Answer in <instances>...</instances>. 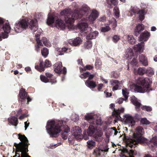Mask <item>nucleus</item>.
I'll use <instances>...</instances> for the list:
<instances>
[{"instance_id": "34", "label": "nucleus", "mask_w": 157, "mask_h": 157, "mask_svg": "<svg viewBox=\"0 0 157 157\" xmlns=\"http://www.w3.org/2000/svg\"><path fill=\"white\" fill-rule=\"evenodd\" d=\"M85 119L89 122H91V121H94V120L93 115L91 113L86 114L85 116Z\"/></svg>"}, {"instance_id": "20", "label": "nucleus", "mask_w": 157, "mask_h": 157, "mask_svg": "<svg viewBox=\"0 0 157 157\" xmlns=\"http://www.w3.org/2000/svg\"><path fill=\"white\" fill-rule=\"evenodd\" d=\"M62 63L60 62L56 63L54 65V71L57 73H59L62 71Z\"/></svg>"}, {"instance_id": "45", "label": "nucleus", "mask_w": 157, "mask_h": 157, "mask_svg": "<svg viewBox=\"0 0 157 157\" xmlns=\"http://www.w3.org/2000/svg\"><path fill=\"white\" fill-rule=\"evenodd\" d=\"M38 39H36V42L37 44V45L35 46L36 50L37 52H39L40 50V46H43L42 43L41 42L40 40H39Z\"/></svg>"}, {"instance_id": "38", "label": "nucleus", "mask_w": 157, "mask_h": 157, "mask_svg": "<svg viewBox=\"0 0 157 157\" xmlns=\"http://www.w3.org/2000/svg\"><path fill=\"white\" fill-rule=\"evenodd\" d=\"M43 42L44 45L47 47H50L51 44L48 40L46 37H43L42 38L41 41Z\"/></svg>"}, {"instance_id": "4", "label": "nucleus", "mask_w": 157, "mask_h": 157, "mask_svg": "<svg viewBox=\"0 0 157 157\" xmlns=\"http://www.w3.org/2000/svg\"><path fill=\"white\" fill-rule=\"evenodd\" d=\"M150 80L148 78H139L137 81V83L140 84L142 86H130L128 90L133 91L132 89H131L132 87H134L137 91V92L144 93L145 92H148L150 90H151V89L150 88L149 83Z\"/></svg>"}, {"instance_id": "27", "label": "nucleus", "mask_w": 157, "mask_h": 157, "mask_svg": "<svg viewBox=\"0 0 157 157\" xmlns=\"http://www.w3.org/2000/svg\"><path fill=\"white\" fill-rule=\"evenodd\" d=\"M91 31L89 34L86 36V39H95L97 36L98 35V32L97 31H94L92 32Z\"/></svg>"}, {"instance_id": "28", "label": "nucleus", "mask_w": 157, "mask_h": 157, "mask_svg": "<svg viewBox=\"0 0 157 157\" xmlns=\"http://www.w3.org/2000/svg\"><path fill=\"white\" fill-rule=\"evenodd\" d=\"M97 130L96 128L94 126L90 125L87 130L88 135L90 136H92Z\"/></svg>"}, {"instance_id": "6", "label": "nucleus", "mask_w": 157, "mask_h": 157, "mask_svg": "<svg viewBox=\"0 0 157 157\" xmlns=\"http://www.w3.org/2000/svg\"><path fill=\"white\" fill-rule=\"evenodd\" d=\"M28 26L27 21L24 19H22L16 23L14 29L16 33H19L25 29Z\"/></svg>"}, {"instance_id": "5", "label": "nucleus", "mask_w": 157, "mask_h": 157, "mask_svg": "<svg viewBox=\"0 0 157 157\" xmlns=\"http://www.w3.org/2000/svg\"><path fill=\"white\" fill-rule=\"evenodd\" d=\"M124 140L125 141L127 148L128 147L135 148L138 144H143L147 141V139L141 136H137L133 134V136H128L124 135Z\"/></svg>"}, {"instance_id": "10", "label": "nucleus", "mask_w": 157, "mask_h": 157, "mask_svg": "<svg viewBox=\"0 0 157 157\" xmlns=\"http://www.w3.org/2000/svg\"><path fill=\"white\" fill-rule=\"evenodd\" d=\"M99 16L98 12L95 9L92 10L89 16L86 18V20L90 23H93V22Z\"/></svg>"}, {"instance_id": "26", "label": "nucleus", "mask_w": 157, "mask_h": 157, "mask_svg": "<svg viewBox=\"0 0 157 157\" xmlns=\"http://www.w3.org/2000/svg\"><path fill=\"white\" fill-rule=\"evenodd\" d=\"M131 101L133 104L136 106V108L138 109L141 105V103L138 101L136 98L134 96H132L131 97Z\"/></svg>"}, {"instance_id": "53", "label": "nucleus", "mask_w": 157, "mask_h": 157, "mask_svg": "<svg viewBox=\"0 0 157 157\" xmlns=\"http://www.w3.org/2000/svg\"><path fill=\"white\" fill-rule=\"evenodd\" d=\"M40 78L41 81L44 82H49V80L45 76L42 75L40 76Z\"/></svg>"}, {"instance_id": "40", "label": "nucleus", "mask_w": 157, "mask_h": 157, "mask_svg": "<svg viewBox=\"0 0 157 157\" xmlns=\"http://www.w3.org/2000/svg\"><path fill=\"white\" fill-rule=\"evenodd\" d=\"M35 67L36 69L40 71H44V68L43 62L40 61V66L36 65Z\"/></svg>"}, {"instance_id": "43", "label": "nucleus", "mask_w": 157, "mask_h": 157, "mask_svg": "<svg viewBox=\"0 0 157 157\" xmlns=\"http://www.w3.org/2000/svg\"><path fill=\"white\" fill-rule=\"evenodd\" d=\"M42 55L46 58L48 54V51L46 48H44L41 51Z\"/></svg>"}, {"instance_id": "41", "label": "nucleus", "mask_w": 157, "mask_h": 157, "mask_svg": "<svg viewBox=\"0 0 157 157\" xmlns=\"http://www.w3.org/2000/svg\"><path fill=\"white\" fill-rule=\"evenodd\" d=\"M98 147L101 151L107 152L109 149L108 146L107 144H106L102 147L100 146V144L99 145V144H98Z\"/></svg>"}, {"instance_id": "15", "label": "nucleus", "mask_w": 157, "mask_h": 157, "mask_svg": "<svg viewBox=\"0 0 157 157\" xmlns=\"http://www.w3.org/2000/svg\"><path fill=\"white\" fill-rule=\"evenodd\" d=\"M124 117L125 119V122L126 123L129 124L132 126L134 125L135 121L133 117L129 114L125 115Z\"/></svg>"}, {"instance_id": "46", "label": "nucleus", "mask_w": 157, "mask_h": 157, "mask_svg": "<svg viewBox=\"0 0 157 157\" xmlns=\"http://www.w3.org/2000/svg\"><path fill=\"white\" fill-rule=\"evenodd\" d=\"M101 150L99 149V148L94 150L93 153V156L95 157H98L101 155Z\"/></svg>"}, {"instance_id": "55", "label": "nucleus", "mask_w": 157, "mask_h": 157, "mask_svg": "<svg viewBox=\"0 0 157 157\" xmlns=\"http://www.w3.org/2000/svg\"><path fill=\"white\" fill-rule=\"evenodd\" d=\"M51 65V63L48 60L46 59L44 62V68L46 67H49Z\"/></svg>"}, {"instance_id": "37", "label": "nucleus", "mask_w": 157, "mask_h": 157, "mask_svg": "<svg viewBox=\"0 0 157 157\" xmlns=\"http://www.w3.org/2000/svg\"><path fill=\"white\" fill-rule=\"evenodd\" d=\"M126 53V57L129 59H131L130 57L133 56L134 54L131 48H128L127 50Z\"/></svg>"}, {"instance_id": "32", "label": "nucleus", "mask_w": 157, "mask_h": 157, "mask_svg": "<svg viewBox=\"0 0 157 157\" xmlns=\"http://www.w3.org/2000/svg\"><path fill=\"white\" fill-rule=\"evenodd\" d=\"M124 111V108H121L120 109H114L113 114L115 115L117 117H120V114L123 113Z\"/></svg>"}, {"instance_id": "42", "label": "nucleus", "mask_w": 157, "mask_h": 157, "mask_svg": "<svg viewBox=\"0 0 157 157\" xmlns=\"http://www.w3.org/2000/svg\"><path fill=\"white\" fill-rule=\"evenodd\" d=\"M87 143L88 147L90 149H91L96 144L95 142L93 140H88L87 142Z\"/></svg>"}, {"instance_id": "8", "label": "nucleus", "mask_w": 157, "mask_h": 157, "mask_svg": "<svg viewBox=\"0 0 157 157\" xmlns=\"http://www.w3.org/2000/svg\"><path fill=\"white\" fill-rule=\"evenodd\" d=\"M78 28L81 33L85 34L88 33L92 30L91 28L88 26L87 23L82 20L78 23Z\"/></svg>"}, {"instance_id": "18", "label": "nucleus", "mask_w": 157, "mask_h": 157, "mask_svg": "<svg viewBox=\"0 0 157 157\" xmlns=\"http://www.w3.org/2000/svg\"><path fill=\"white\" fill-rule=\"evenodd\" d=\"M82 40L79 37H77L73 40H70L68 43L73 46H77L80 44L82 42Z\"/></svg>"}, {"instance_id": "19", "label": "nucleus", "mask_w": 157, "mask_h": 157, "mask_svg": "<svg viewBox=\"0 0 157 157\" xmlns=\"http://www.w3.org/2000/svg\"><path fill=\"white\" fill-rule=\"evenodd\" d=\"M150 36V34L147 31L142 33L139 37V41H146Z\"/></svg>"}, {"instance_id": "14", "label": "nucleus", "mask_w": 157, "mask_h": 157, "mask_svg": "<svg viewBox=\"0 0 157 157\" xmlns=\"http://www.w3.org/2000/svg\"><path fill=\"white\" fill-rule=\"evenodd\" d=\"M29 27L33 32H35L38 29L37 21L36 19L31 20L29 23Z\"/></svg>"}, {"instance_id": "25", "label": "nucleus", "mask_w": 157, "mask_h": 157, "mask_svg": "<svg viewBox=\"0 0 157 157\" xmlns=\"http://www.w3.org/2000/svg\"><path fill=\"white\" fill-rule=\"evenodd\" d=\"M8 121L12 125L16 126L18 123L17 119L15 117H11L8 119Z\"/></svg>"}, {"instance_id": "39", "label": "nucleus", "mask_w": 157, "mask_h": 157, "mask_svg": "<svg viewBox=\"0 0 157 157\" xmlns=\"http://www.w3.org/2000/svg\"><path fill=\"white\" fill-rule=\"evenodd\" d=\"M92 46V42L91 41H86L84 44V47L87 49H89L91 48Z\"/></svg>"}, {"instance_id": "12", "label": "nucleus", "mask_w": 157, "mask_h": 157, "mask_svg": "<svg viewBox=\"0 0 157 157\" xmlns=\"http://www.w3.org/2000/svg\"><path fill=\"white\" fill-rule=\"evenodd\" d=\"M19 95L20 96V99L19 101V102L22 103L23 100L27 99L28 102H29L31 101V99L29 97L27 96V93L25 92V90L23 88H21L20 91Z\"/></svg>"}, {"instance_id": "56", "label": "nucleus", "mask_w": 157, "mask_h": 157, "mask_svg": "<svg viewBox=\"0 0 157 157\" xmlns=\"http://www.w3.org/2000/svg\"><path fill=\"white\" fill-rule=\"evenodd\" d=\"M143 110H145L147 111H150L151 110V108L148 106H144L141 108Z\"/></svg>"}, {"instance_id": "61", "label": "nucleus", "mask_w": 157, "mask_h": 157, "mask_svg": "<svg viewBox=\"0 0 157 157\" xmlns=\"http://www.w3.org/2000/svg\"><path fill=\"white\" fill-rule=\"evenodd\" d=\"M137 60L135 58L133 59L131 63V64L133 66L136 65L137 64Z\"/></svg>"}, {"instance_id": "35", "label": "nucleus", "mask_w": 157, "mask_h": 157, "mask_svg": "<svg viewBox=\"0 0 157 157\" xmlns=\"http://www.w3.org/2000/svg\"><path fill=\"white\" fill-rule=\"evenodd\" d=\"M136 131L137 134L142 135L144 133V129L140 126H138L136 128Z\"/></svg>"}, {"instance_id": "29", "label": "nucleus", "mask_w": 157, "mask_h": 157, "mask_svg": "<svg viewBox=\"0 0 157 157\" xmlns=\"http://www.w3.org/2000/svg\"><path fill=\"white\" fill-rule=\"evenodd\" d=\"M124 38L126 39L131 44H134L136 42V40L132 35H124Z\"/></svg>"}, {"instance_id": "33", "label": "nucleus", "mask_w": 157, "mask_h": 157, "mask_svg": "<svg viewBox=\"0 0 157 157\" xmlns=\"http://www.w3.org/2000/svg\"><path fill=\"white\" fill-rule=\"evenodd\" d=\"M55 21L54 17L50 14H49L47 19V22L49 25H52Z\"/></svg>"}, {"instance_id": "47", "label": "nucleus", "mask_w": 157, "mask_h": 157, "mask_svg": "<svg viewBox=\"0 0 157 157\" xmlns=\"http://www.w3.org/2000/svg\"><path fill=\"white\" fill-rule=\"evenodd\" d=\"M113 11L116 17H118L120 13L118 7L117 6H115L113 8Z\"/></svg>"}, {"instance_id": "13", "label": "nucleus", "mask_w": 157, "mask_h": 157, "mask_svg": "<svg viewBox=\"0 0 157 157\" xmlns=\"http://www.w3.org/2000/svg\"><path fill=\"white\" fill-rule=\"evenodd\" d=\"M103 131L101 130L98 129L95 134L94 135V137L96 141L98 142H100L103 139Z\"/></svg>"}, {"instance_id": "24", "label": "nucleus", "mask_w": 157, "mask_h": 157, "mask_svg": "<svg viewBox=\"0 0 157 157\" xmlns=\"http://www.w3.org/2000/svg\"><path fill=\"white\" fill-rule=\"evenodd\" d=\"M110 83L112 86H114L112 88L113 91L117 90L118 89V84H120V83L118 80H111L110 81Z\"/></svg>"}, {"instance_id": "30", "label": "nucleus", "mask_w": 157, "mask_h": 157, "mask_svg": "<svg viewBox=\"0 0 157 157\" xmlns=\"http://www.w3.org/2000/svg\"><path fill=\"white\" fill-rule=\"evenodd\" d=\"M85 84L90 88H94L96 86V85L94 82L93 81H90L89 80H87L86 81Z\"/></svg>"}, {"instance_id": "58", "label": "nucleus", "mask_w": 157, "mask_h": 157, "mask_svg": "<svg viewBox=\"0 0 157 157\" xmlns=\"http://www.w3.org/2000/svg\"><path fill=\"white\" fill-rule=\"evenodd\" d=\"M124 99L122 98H119L115 102L116 103L121 104L123 103Z\"/></svg>"}, {"instance_id": "17", "label": "nucleus", "mask_w": 157, "mask_h": 157, "mask_svg": "<svg viewBox=\"0 0 157 157\" xmlns=\"http://www.w3.org/2000/svg\"><path fill=\"white\" fill-rule=\"evenodd\" d=\"M56 26L58 29L63 30L65 27V24L63 20L58 19L56 21Z\"/></svg>"}, {"instance_id": "60", "label": "nucleus", "mask_w": 157, "mask_h": 157, "mask_svg": "<svg viewBox=\"0 0 157 157\" xmlns=\"http://www.w3.org/2000/svg\"><path fill=\"white\" fill-rule=\"evenodd\" d=\"M108 132L110 133H113L114 135H116L118 133V132L117 130H113L112 129H109Z\"/></svg>"}, {"instance_id": "63", "label": "nucleus", "mask_w": 157, "mask_h": 157, "mask_svg": "<svg viewBox=\"0 0 157 157\" xmlns=\"http://www.w3.org/2000/svg\"><path fill=\"white\" fill-rule=\"evenodd\" d=\"M93 68V67L90 65H86L85 67V69L87 70H90L92 69Z\"/></svg>"}, {"instance_id": "9", "label": "nucleus", "mask_w": 157, "mask_h": 157, "mask_svg": "<svg viewBox=\"0 0 157 157\" xmlns=\"http://www.w3.org/2000/svg\"><path fill=\"white\" fill-rule=\"evenodd\" d=\"M81 132L82 131L79 127L76 126L73 128L72 134L75 137L76 139L77 140H79V139L82 138V137L85 140H87L88 138L87 137L86 134L84 132L83 136L81 134Z\"/></svg>"}, {"instance_id": "11", "label": "nucleus", "mask_w": 157, "mask_h": 157, "mask_svg": "<svg viewBox=\"0 0 157 157\" xmlns=\"http://www.w3.org/2000/svg\"><path fill=\"white\" fill-rule=\"evenodd\" d=\"M131 10L134 13H137L139 15V19L141 21L144 19V12L143 10H140L136 6L132 7Z\"/></svg>"}, {"instance_id": "48", "label": "nucleus", "mask_w": 157, "mask_h": 157, "mask_svg": "<svg viewBox=\"0 0 157 157\" xmlns=\"http://www.w3.org/2000/svg\"><path fill=\"white\" fill-rule=\"evenodd\" d=\"M140 122L143 124H148L150 123V122L147 120L146 118H141L140 120Z\"/></svg>"}, {"instance_id": "51", "label": "nucleus", "mask_w": 157, "mask_h": 157, "mask_svg": "<svg viewBox=\"0 0 157 157\" xmlns=\"http://www.w3.org/2000/svg\"><path fill=\"white\" fill-rule=\"evenodd\" d=\"M90 75V73L87 71L85 73H83L80 76V77L82 78H86L88 77Z\"/></svg>"}, {"instance_id": "64", "label": "nucleus", "mask_w": 157, "mask_h": 157, "mask_svg": "<svg viewBox=\"0 0 157 157\" xmlns=\"http://www.w3.org/2000/svg\"><path fill=\"white\" fill-rule=\"evenodd\" d=\"M154 145L157 147V137H155V140L154 141Z\"/></svg>"}, {"instance_id": "50", "label": "nucleus", "mask_w": 157, "mask_h": 157, "mask_svg": "<svg viewBox=\"0 0 157 157\" xmlns=\"http://www.w3.org/2000/svg\"><path fill=\"white\" fill-rule=\"evenodd\" d=\"M101 63L100 61L97 60L96 61L95 66L96 68L97 69H99L101 68Z\"/></svg>"}, {"instance_id": "7", "label": "nucleus", "mask_w": 157, "mask_h": 157, "mask_svg": "<svg viewBox=\"0 0 157 157\" xmlns=\"http://www.w3.org/2000/svg\"><path fill=\"white\" fill-rule=\"evenodd\" d=\"M11 29L9 24L6 23L0 29V41L2 40V38H6L8 37V34Z\"/></svg>"}, {"instance_id": "31", "label": "nucleus", "mask_w": 157, "mask_h": 157, "mask_svg": "<svg viewBox=\"0 0 157 157\" xmlns=\"http://www.w3.org/2000/svg\"><path fill=\"white\" fill-rule=\"evenodd\" d=\"M135 74H138L140 75H143L146 72V70L144 67H139L137 69H134V71Z\"/></svg>"}, {"instance_id": "3", "label": "nucleus", "mask_w": 157, "mask_h": 157, "mask_svg": "<svg viewBox=\"0 0 157 157\" xmlns=\"http://www.w3.org/2000/svg\"><path fill=\"white\" fill-rule=\"evenodd\" d=\"M18 139L20 140L21 142H20L18 144L15 143L14 146L17 148V151L21 152V156L20 157L19 154H18V156H17L18 154H17L13 157H15V156L17 157H30L26 153L28 151V145L27 144L28 140L27 138L24 135H22L19 134Z\"/></svg>"}, {"instance_id": "54", "label": "nucleus", "mask_w": 157, "mask_h": 157, "mask_svg": "<svg viewBox=\"0 0 157 157\" xmlns=\"http://www.w3.org/2000/svg\"><path fill=\"white\" fill-rule=\"evenodd\" d=\"M120 36L115 35L113 37V41L114 43H116L120 39Z\"/></svg>"}, {"instance_id": "36", "label": "nucleus", "mask_w": 157, "mask_h": 157, "mask_svg": "<svg viewBox=\"0 0 157 157\" xmlns=\"http://www.w3.org/2000/svg\"><path fill=\"white\" fill-rule=\"evenodd\" d=\"M145 72L147 75L150 77L154 74V71L152 68L148 67L146 71Z\"/></svg>"}, {"instance_id": "23", "label": "nucleus", "mask_w": 157, "mask_h": 157, "mask_svg": "<svg viewBox=\"0 0 157 157\" xmlns=\"http://www.w3.org/2000/svg\"><path fill=\"white\" fill-rule=\"evenodd\" d=\"M144 46V42H141L138 43V44L135 45L134 47V50L136 52H141L143 51Z\"/></svg>"}, {"instance_id": "1", "label": "nucleus", "mask_w": 157, "mask_h": 157, "mask_svg": "<svg viewBox=\"0 0 157 157\" xmlns=\"http://www.w3.org/2000/svg\"><path fill=\"white\" fill-rule=\"evenodd\" d=\"M90 10V8L86 5H83L79 11L75 10L72 12L70 9H65L60 13L61 16H63L66 22L68 24V26L72 29L74 28L73 23L74 21L81 17L82 15H86Z\"/></svg>"}, {"instance_id": "49", "label": "nucleus", "mask_w": 157, "mask_h": 157, "mask_svg": "<svg viewBox=\"0 0 157 157\" xmlns=\"http://www.w3.org/2000/svg\"><path fill=\"white\" fill-rule=\"evenodd\" d=\"M122 94L125 99H127L128 97V93L126 89L122 90Z\"/></svg>"}, {"instance_id": "57", "label": "nucleus", "mask_w": 157, "mask_h": 157, "mask_svg": "<svg viewBox=\"0 0 157 157\" xmlns=\"http://www.w3.org/2000/svg\"><path fill=\"white\" fill-rule=\"evenodd\" d=\"M111 75L112 77L115 78H117L118 76V74L115 71L112 72Z\"/></svg>"}, {"instance_id": "21", "label": "nucleus", "mask_w": 157, "mask_h": 157, "mask_svg": "<svg viewBox=\"0 0 157 157\" xmlns=\"http://www.w3.org/2000/svg\"><path fill=\"white\" fill-rule=\"evenodd\" d=\"M144 29V25L142 24H139L135 28L134 30V34L136 36H138L141 31Z\"/></svg>"}, {"instance_id": "16", "label": "nucleus", "mask_w": 157, "mask_h": 157, "mask_svg": "<svg viewBox=\"0 0 157 157\" xmlns=\"http://www.w3.org/2000/svg\"><path fill=\"white\" fill-rule=\"evenodd\" d=\"M56 51L59 52L58 55H62L63 54L64 52L67 53H69L71 52V50L70 48L66 47H63L61 49L59 48H56Z\"/></svg>"}, {"instance_id": "44", "label": "nucleus", "mask_w": 157, "mask_h": 157, "mask_svg": "<svg viewBox=\"0 0 157 157\" xmlns=\"http://www.w3.org/2000/svg\"><path fill=\"white\" fill-rule=\"evenodd\" d=\"M123 151L124 152L127 153L130 155H135L136 154L133 150L128 149L127 148L124 149Z\"/></svg>"}, {"instance_id": "62", "label": "nucleus", "mask_w": 157, "mask_h": 157, "mask_svg": "<svg viewBox=\"0 0 157 157\" xmlns=\"http://www.w3.org/2000/svg\"><path fill=\"white\" fill-rule=\"evenodd\" d=\"M110 1L111 4L114 6L117 5L118 4L117 0H110Z\"/></svg>"}, {"instance_id": "22", "label": "nucleus", "mask_w": 157, "mask_h": 157, "mask_svg": "<svg viewBox=\"0 0 157 157\" xmlns=\"http://www.w3.org/2000/svg\"><path fill=\"white\" fill-rule=\"evenodd\" d=\"M139 61L144 65L145 66L148 65V62L147 58L143 55H140L139 58Z\"/></svg>"}, {"instance_id": "2", "label": "nucleus", "mask_w": 157, "mask_h": 157, "mask_svg": "<svg viewBox=\"0 0 157 157\" xmlns=\"http://www.w3.org/2000/svg\"><path fill=\"white\" fill-rule=\"evenodd\" d=\"M46 128L48 133L52 137H55L60 131H63L61 133V136L64 139H67L68 133L70 131L67 125L63 124V121L62 120H59L56 122L53 121H48Z\"/></svg>"}, {"instance_id": "52", "label": "nucleus", "mask_w": 157, "mask_h": 157, "mask_svg": "<svg viewBox=\"0 0 157 157\" xmlns=\"http://www.w3.org/2000/svg\"><path fill=\"white\" fill-rule=\"evenodd\" d=\"M110 29V28L109 26H107L105 27H102L101 28V32H107Z\"/></svg>"}, {"instance_id": "59", "label": "nucleus", "mask_w": 157, "mask_h": 157, "mask_svg": "<svg viewBox=\"0 0 157 157\" xmlns=\"http://www.w3.org/2000/svg\"><path fill=\"white\" fill-rule=\"evenodd\" d=\"M102 123L101 118L100 117L98 118L96 120V124L98 125H101Z\"/></svg>"}]
</instances>
